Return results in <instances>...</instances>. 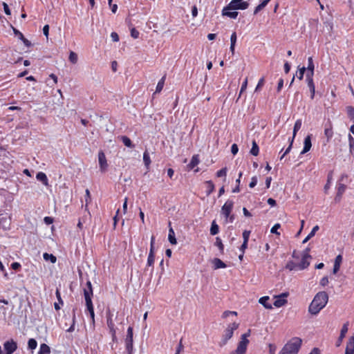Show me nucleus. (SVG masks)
I'll list each match as a JSON object with an SVG mask.
<instances>
[{
    "label": "nucleus",
    "instance_id": "f257e3e1",
    "mask_svg": "<svg viewBox=\"0 0 354 354\" xmlns=\"http://www.w3.org/2000/svg\"><path fill=\"white\" fill-rule=\"evenodd\" d=\"M328 301V294L324 291L319 292L310 303L308 307V312L312 315H317L326 306Z\"/></svg>",
    "mask_w": 354,
    "mask_h": 354
},
{
    "label": "nucleus",
    "instance_id": "f03ea898",
    "mask_svg": "<svg viewBox=\"0 0 354 354\" xmlns=\"http://www.w3.org/2000/svg\"><path fill=\"white\" fill-rule=\"evenodd\" d=\"M302 344V339L295 337L291 338L282 348L279 354H297Z\"/></svg>",
    "mask_w": 354,
    "mask_h": 354
},
{
    "label": "nucleus",
    "instance_id": "7ed1b4c3",
    "mask_svg": "<svg viewBox=\"0 0 354 354\" xmlns=\"http://www.w3.org/2000/svg\"><path fill=\"white\" fill-rule=\"evenodd\" d=\"M84 291V296L86 301V306L87 308V310H88L90 313L91 318L92 319V322H95V313H94V309L92 303V297H93V288L92 284L90 281H88L85 285V286L83 288Z\"/></svg>",
    "mask_w": 354,
    "mask_h": 354
},
{
    "label": "nucleus",
    "instance_id": "20e7f679",
    "mask_svg": "<svg viewBox=\"0 0 354 354\" xmlns=\"http://www.w3.org/2000/svg\"><path fill=\"white\" fill-rule=\"evenodd\" d=\"M250 333L251 330L249 329L247 333L241 335L236 348L234 351H231L229 354H245L250 342L248 337H250Z\"/></svg>",
    "mask_w": 354,
    "mask_h": 354
},
{
    "label": "nucleus",
    "instance_id": "39448f33",
    "mask_svg": "<svg viewBox=\"0 0 354 354\" xmlns=\"http://www.w3.org/2000/svg\"><path fill=\"white\" fill-rule=\"evenodd\" d=\"M239 324L236 322L230 324L227 326L224 330L221 342H219L220 346H223L227 343L228 340L232 337L234 332L239 328Z\"/></svg>",
    "mask_w": 354,
    "mask_h": 354
},
{
    "label": "nucleus",
    "instance_id": "423d86ee",
    "mask_svg": "<svg viewBox=\"0 0 354 354\" xmlns=\"http://www.w3.org/2000/svg\"><path fill=\"white\" fill-rule=\"evenodd\" d=\"M233 207L234 202L231 200H227L221 208V213L224 215L226 221H229L230 223H232L234 219V216L230 214Z\"/></svg>",
    "mask_w": 354,
    "mask_h": 354
},
{
    "label": "nucleus",
    "instance_id": "0eeeda50",
    "mask_svg": "<svg viewBox=\"0 0 354 354\" xmlns=\"http://www.w3.org/2000/svg\"><path fill=\"white\" fill-rule=\"evenodd\" d=\"M249 3L243 0H232L227 5V8L234 10H245L248 8Z\"/></svg>",
    "mask_w": 354,
    "mask_h": 354
},
{
    "label": "nucleus",
    "instance_id": "6e6552de",
    "mask_svg": "<svg viewBox=\"0 0 354 354\" xmlns=\"http://www.w3.org/2000/svg\"><path fill=\"white\" fill-rule=\"evenodd\" d=\"M288 296V292H283L279 295L274 296L275 301L274 306L277 308H280L287 304V299H286Z\"/></svg>",
    "mask_w": 354,
    "mask_h": 354
},
{
    "label": "nucleus",
    "instance_id": "1a4fd4ad",
    "mask_svg": "<svg viewBox=\"0 0 354 354\" xmlns=\"http://www.w3.org/2000/svg\"><path fill=\"white\" fill-rule=\"evenodd\" d=\"M98 161L101 172L104 173L107 169L108 164L105 154L102 151L98 153Z\"/></svg>",
    "mask_w": 354,
    "mask_h": 354
},
{
    "label": "nucleus",
    "instance_id": "9d476101",
    "mask_svg": "<svg viewBox=\"0 0 354 354\" xmlns=\"http://www.w3.org/2000/svg\"><path fill=\"white\" fill-rule=\"evenodd\" d=\"M126 348L128 352L130 353L133 349V328L129 327L127 329V335L126 338Z\"/></svg>",
    "mask_w": 354,
    "mask_h": 354
},
{
    "label": "nucleus",
    "instance_id": "9b49d317",
    "mask_svg": "<svg viewBox=\"0 0 354 354\" xmlns=\"http://www.w3.org/2000/svg\"><path fill=\"white\" fill-rule=\"evenodd\" d=\"M3 346L6 354H12L17 348V343L13 339L6 342Z\"/></svg>",
    "mask_w": 354,
    "mask_h": 354
},
{
    "label": "nucleus",
    "instance_id": "f8f14e48",
    "mask_svg": "<svg viewBox=\"0 0 354 354\" xmlns=\"http://www.w3.org/2000/svg\"><path fill=\"white\" fill-rule=\"evenodd\" d=\"M311 257H308L307 254H302L301 262L299 263V270H302L307 268L310 265V259Z\"/></svg>",
    "mask_w": 354,
    "mask_h": 354
},
{
    "label": "nucleus",
    "instance_id": "ddd939ff",
    "mask_svg": "<svg viewBox=\"0 0 354 354\" xmlns=\"http://www.w3.org/2000/svg\"><path fill=\"white\" fill-rule=\"evenodd\" d=\"M342 256L341 254L337 255L334 261V266L333 269V274H336L340 269L341 264L342 263Z\"/></svg>",
    "mask_w": 354,
    "mask_h": 354
},
{
    "label": "nucleus",
    "instance_id": "4468645a",
    "mask_svg": "<svg viewBox=\"0 0 354 354\" xmlns=\"http://www.w3.org/2000/svg\"><path fill=\"white\" fill-rule=\"evenodd\" d=\"M311 147H312L311 136L308 135L304 139V149H303L302 151L301 152V153L304 154V153H307L308 151H310Z\"/></svg>",
    "mask_w": 354,
    "mask_h": 354
},
{
    "label": "nucleus",
    "instance_id": "2eb2a0df",
    "mask_svg": "<svg viewBox=\"0 0 354 354\" xmlns=\"http://www.w3.org/2000/svg\"><path fill=\"white\" fill-rule=\"evenodd\" d=\"M345 354H354V337L349 338L345 351Z\"/></svg>",
    "mask_w": 354,
    "mask_h": 354
},
{
    "label": "nucleus",
    "instance_id": "dca6fc26",
    "mask_svg": "<svg viewBox=\"0 0 354 354\" xmlns=\"http://www.w3.org/2000/svg\"><path fill=\"white\" fill-rule=\"evenodd\" d=\"M233 9L227 8V6L225 7L222 10V15L223 16H227L231 19H236L238 16V12L236 11L230 12V10H232Z\"/></svg>",
    "mask_w": 354,
    "mask_h": 354
},
{
    "label": "nucleus",
    "instance_id": "f3484780",
    "mask_svg": "<svg viewBox=\"0 0 354 354\" xmlns=\"http://www.w3.org/2000/svg\"><path fill=\"white\" fill-rule=\"evenodd\" d=\"M36 178L42 182L43 184L46 186H48V178L46 176V175L44 173V172H39L37 174V176H36Z\"/></svg>",
    "mask_w": 354,
    "mask_h": 354
},
{
    "label": "nucleus",
    "instance_id": "a211bd4d",
    "mask_svg": "<svg viewBox=\"0 0 354 354\" xmlns=\"http://www.w3.org/2000/svg\"><path fill=\"white\" fill-rule=\"evenodd\" d=\"M269 299L270 298L268 296L262 297L259 299V304L263 305L266 309H272V305L268 302Z\"/></svg>",
    "mask_w": 354,
    "mask_h": 354
},
{
    "label": "nucleus",
    "instance_id": "6ab92c4d",
    "mask_svg": "<svg viewBox=\"0 0 354 354\" xmlns=\"http://www.w3.org/2000/svg\"><path fill=\"white\" fill-rule=\"evenodd\" d=\"M212 263L214 265V268L219 269V268H226V265L223 263L220 259L215 258L212 261Z\"/></svg>",
    "mask_w": 354,
    "mask_h": 354
},
{
    "label": "nucleus",
    "instance_id": "aec40b11",
    "mask_svg": "<svg viewBox=\"0 0 354 354\" xmlns=\"http://www.w3.org/2000/svg\"><path fill=\"white\" fill-rule=\"evenodd\" d=\"M199 157L198 155H194L192 156V160L189 162V164L187 165V167L189 169H194L198 164L199 163Z\"/></svg>",
    "mask_w": 354,
    "mask_h": 354
},
{
    "label": "nucleus",
    "instance_id": "412c9836",
    "mask_svg": "<svg viewBox=\"0 0 354 354\" xmlns=\"http://www.w3.org/2000/svg\"><path fill=\"white\" fill-rule=\"evenodd\" d=\"M346 187L344 184H339L338 185L337 193V196L335 197V201H339L340 200V198L342 197V195L343 194V193L346 190Z\"/></svg>",
    "mask_w": 354,
    "mask_h": 354
},
{
    "label": "nucleus",
    "instance_id": "4be33fe9",
    "mask_svg": "<svg viewBox=\"0 0 354 354\" xmlns=\"http://www.w3.org/2000/svg\"><path fill=\"white\" fill-rule=\"evenodd\" d=\"M168 239L170 243L172 245H176L177 243L176 239L175 238V232L172 227H170L169 230Z\"/></svg>",
    "mask_w": 354,
    "mask_h": 354
},
{
    "label": "nucleus",
    "instance_id": "5701e85b",
    "mask_svg": "<svg viewBox=\"0 0 354 354\" xmlns=\"http://www.w3.org/2000/svg\"><path fill=\"white\" fill-rule=\"evenodd\" d=\"M236 32H233L231 35V37H230V51L232 52V54L234 53V49H235V45H236Z\"/></svg>",
    "mask_w": 354,
    "mask_h": 354
},
{
    "label": "nucleus",
    "instance_id": "b1692460",
    "mask_svg": "<svg viewBox=\"0 0 354 354\" xmlns=\"http://www.w3.org/2000/svg\"><path fill=\"white\" fill-rule=\"evenodd\" d=\"M50 348L47 344H41L40 345V348H39L38 354H50Z\"/></svg>",
    "mask_w": 354,
    "mask_h": 354
},
{
    "label": "nucleus",
    "instance_id": "393cba45",
    "mask_svg": "<svg viewBox=\"0 0 354 354\" xmlns=\"http://www.w3.org/2000/svg\"><path fill=\"white\" fill-rule=\"evenodd\" d=\"M308 65L307 69L308 71V73L307 74H311V75H313L315 66H314L313 57H309L308 59Z\"/></svg>",
    "mask_w": 354,
    "mask_h": 354
},
{
    "label": "nucleus",
    "instance_id": "a878e982",
    "mask_svg": "<svg viewBox=\"0 0 354 354\" xmlns=\"http://www.w3.org/2000/svg\"><path fill=\"white\" fill-rule=\"evenodd\" d=\"M319 226L318 225H315L312 231L310 232V234L304 239L303 241V243H306L308 240H310L313 236H315V233L317 231H318L319 230Z\"/></svg>",
    "mask_w": 354,
    "mask_h": 354
},
{
    "label": "nucleus",
    "instance_id": "bb28decb",
    "mask_svg": "<svg viewBox=\"0 0 354 354\" xmlns=\"http://www.w3.org/2000/svg\"><path fill=\"white\" fill-rule=\"evenodd\" d=\"M205 184L207 185L206 194L207 196H209L210 194H212L214 192V185L212 180L206 181Z\"/></svg>",
    "mask_w": 354,
    "mask_h": 354
},
{
    "label": "nucleus",
    "instance_id": "cd10ccee",
    "mask_svg": "<svg viewBox=\"0 0 354 354\" xmlns=\"http://www.w3.org/2000/svg\"><path fill=\"white\" fill-rule=\"evenodd\" d=\"M301 120L299 119L297 120L295 123V125H294V129H293V135H292V138H295V137L296 136V134H297V132L300 129L301 127Z\"/></svg>",
    "mask_w": 354,
    "mask_h": 354
},
{
    "label": "nucleus",
    "instance_id": "c85d7f7f",
    "mask_svg": "<svg viewBox=\"0 0 354 354\" xmlns=\"http://www.w3.org/2000/svg\"><path fill=\"white\" fill-rule=\"evenodd\" d=\"M286 268L288 269L289 270H299V263H296L293 261H289L286 264Z\"/></svg>",
    "mask_w": 354,
    "mask_h": 354
},
{
    "label": "nucleus",
    "instance_id": "c756f323",
    "mask_svg": "<svg viewBox=\"0 0 354 354\" xmlns=\"http://www.w3.org/2000/svg\"><path fill=\"white\" fill-rule=\"evenodd\" d=\"M68 59L72 64H77V62L78 61V57H77V53H75L73 51H71L69 53Z\"/></svg>",
    "mask_w": 354,
    "mask_h": 354
},
{
    "label": "nucleus",
    "instance_id": "7c9ffc66",
    "mask_svg": "<svg viewBox=\"0 0 354 354\" xmlns=\"http://www.w3.org/2000/svg\"><path fill=\"white\" fill-rule=\"evenodd\" d=\"M10 221L8 218L2 217L0 218V226H2L5 230L8 229Z\"/></svg>",
    "mask_w": 354,
    "mask_h": 354
},
{
    "label": "nucleus",
    "instance_id": "2f4dec72",
    "mask_svg": "<svg viewBox=\"0 0 354 354\" xmlns=\"http://www.w3.org/2000/svg\"><path fill=\"white\" fill-rule=\"evenodd\" d=\"M259 147H258L256 141L253 140L252 141V147L250 150V153L252 154L253 156H257L259 154Z\"/></svg>",
    "mask_w": 354,
    "mask_h": 354
},
{
    "label": "nucleus",
    "instance_id": "473e14b6",
    "mask_svg": "<svg viewBox=\"0 0 354 354\" xmlns=\"http://www.w3.org/2000/svg\"><path fill=\"white\" fill-rule=\"evenodd\" d=\"M143 161L147 168H148L151 164V159L149 154L147 151H145L143 154Z\"/></svg>",
    "mask_w": 354,
    "mask_h": 354
},
{
    "label": "nucleus",
    "instance_id": "72a5a7b5",
    "mask_svg": "<svg viewBox=\"0 0 354 354\" xmlns=\"http://www.w3.org/2000/svg\"><path fill=\"white\" fill-rule=\"evenodd\" d=\"M155 260L154 252H152V250H150L149 257L147 259V266H152Z\"/></svg>",
    "mask_w": 354,
    "mask_h": 354
},
{
    "label": "nucleus",
    "instance_id": "f704fd0d",
    "mask_svg": "<svg viewBox=\"0 0 354 354\" xmlns=\"http://www.w3.org/2000/svg\"><path fill=\"white\" fill-rule=\"evenodd\" d=\"M107 325H108V327L110 329V331L113 335V337H114L115 335V328H114V324L112 321V319L111 318H108L107 319Z\"/></svg>",
    "mask_w": 354,
    "mask_h": 354
},
{
    "label": "nucleus",
    "instance_id": "c9c22d12",
    "mask_svg": "<svg viewBox=\"0 0 354 354\" xmlns=\"http://www.w3.org/2000/svg\"><path fill=\"white\" fill-rule=\"evenodd\" d=\"M218 233V226L215 221H213L210 228V234L212 235H216Z\"/></svg>",
    "mask_w": 354,
    "mask_h": 354
},
{
    "label": "nucleus",
    "instance_id": "e433bc0d",
    "mask_svg": "<svg viewBox=\"0 0 354 354\" xmlns=\"http://www.w3.org/2000/svg\"><path fill=\"white\" fill-rule=\"evenodd\" d=\"M165 76L162 77L161 78V80L158 82L157 86H156V93H160L162 90V88L165 84Z\"/></svg>",
    "mask_w": 354,
    "mask_h": 354
},
{
    "label": "nucleus",
    "instance_id": "4c0bfd02",
    "mask_svg": "<svg viewBox=\"0 0 354 354\" xmlns=\"http://www.w3.org/2000/svg\"><path fill=\"white\" fill-rule=\"evenodd\" d=\"M122 140L124 143V145L127 147H130V148H132L133 147V145L132 144V142L131 140L127 136H122Z\"/></svg>",
    "mask_w": 354,
    "mask_h": 354
},
{
    "label": "nucleus",
    "instance_id": "58836bf2",
    "mask_svg": "<svg viewBox=\"0 0 354 354\" xmlns=\"http://www.w3.org/2000/svg\"><path fill=\"white\" fill-rule=\"evenodd\" d=\"M43 257H44V259L46 261L50 260L53 263L56 262V260H57L56 257L51 254H50L48 253H44Z\"/></svg>",
    "mask_w": 354,
    "mask_h": 354
},
{
    "label": "nucleus",
    "instance_id": "ea45409f",
    "mask_svg": "<svg viewBox=\"0 0 354 354\" xmlns=\"http://www.w3.org/2000/svg\"><path fill=\"white\" fill-rule=\"evenodd\" d=\"M313 75H311V74H307L306 75L308 86L309 88H315V85H314L313 80Z\"/></svg>",
    "mask_w": 354,
    "mask_h": 354
},
{
    "label": "nucleus",
    "instance_id": "a19ab883",
    "mask_svg": "<svg viewBox=\"0 0 354 354\" xmlns=\"http://www.w3.org/2000/svg\"><path fill=\"white\" fill-rule=\"evenodd\" d=\"M37 346V341L35 339H30L28 342V346L30 349H35Z\"/></svg>",
    "mask_w": 354,
    "mask_h": 354
},
{
    "label": "nucleus",
    "instance_id": "79ce46f5",
    "mask_svg": "<svg viewBox=\"0 0 354 354\" xmlns=\"http://www.w3.org/2000/svg\"><path fill=\"white\" fill-rule=\"evenodd\" d=\"M348 141H349L350 153L351 154H353L354 153V138L351 135L348 136Z\"/></svg>",
    "mask_w": 354,
    "mask_h": 354
},
{
    "label": "nucleus",
    "instance_id": "37998d69",
    "mask_svg": "<svg viewBox=\"0 0 354 354\" xmlns=\"http://www.w3.org/2000/svg\"><path fill=\"white\" fill-rule=\"evenodd\" d=\"M324 134L327 137L328 140L330 139L333 137V131L331 127L328 128H326L324 130Z\"/></svg>",
    "mask_w": 354,
    "mask_h": 354
},
{
    "label": "nucleus",
    "instance_id": "c03bdc74",
    "mask_svg": "<svg viewBox=\"0 0 354 354\" xmlns=\"http://www.w3.org/2000/svg\"><path fill=\"white\" fill-rule=\"evenodd\" d=\"M348 331V324H344L342 326V328L341 330L340 335H339V339L342 340L344 337L346 333Z\"/></svg>",
    "mask_w": 354,
    "mask_h": 354
},
{
    "label": "nucleus",
    "instance_id": "a18cd8bd",
    "mask_svg": "<svg viewBox=\"0 0 354 354\" xmlns=\"http://www.w3.org/2000/svg\"><path fill=\"white\" fill-rule=\"evenodd\" d=\"M281 227V225L279 223H276L270 230V232L272 234H275L277 235H280V233L278 232V230Z\"/></svg>",
    "mask_w": 354,
    "mask_h": 354
},
{
    "label": "nucleus",
    "instance_id": "49530a36",
    "mask_svg": "<svg viewBox=\"0 0 354 354\" xmlns=\"http://www.w3.org/2000/svg\"><path fill=\"white\" fill-rule=\"evenodd\" d=\"M86 195H85V201H86V205L85 209H87L88 204L91 202V194L89 190L87 189H86Z\"/></svg>",
    "mask_w": 354,
    "mask_h": 354
},
{
    "label": "nucleus",
    "instance_id": "de8ad7c7",
    "mask_svg": "<svg viewBox=\"0 0 354 354\" xmlns=\"http://www.w3.org/2000/svg\"><path fill=\"white\" fill-rule=\"evenodd\" d=\"M347 113L351 120L354 122V108L352 106L347 107Z\"/></svg>",
    "mask_w": 354,
    "mask_h": 354
},
{
    "label": "nucleus",
    "instance_id": "09e8293b",
    "mask_svg": "<svg viewBox=\"0 0 354 354\" xmlns=\"http://www.w3.org/2000/svg\"><path fill=\"white\" fill-rule=\"evenodd\" d=\"M247 86H248V77H246L245 79L244 82L242 84V86H241V91H240V93H239V98L241 97V95L246 90Z\"/></svg>",
    "mask_w": 354,
    "mask_h": 354
},
{
    "label": "nucleus",
    "instance_id": "8fccbe9b",
    "mask_svg": "<svg viewBox=\"0 0 354 354\" xmlns=\"http://www.w3.org/2000/svg\"><path fill=\"white\" fill-rule=\"evenodd\" d=\"M227 174V168H223L221 170L218 171L216 173L217 177H225Z\"/></svg>",
    "mask_w": 354,
    "mask_h": 354
},
{
    "label": "nucleus",
    "instance_id": "3c124183",
    "mask_svg": "<svg viewBox=\"0 0 354 354\" xmlns=\"http://www.w3.org/2000/svg\"><path fill=\"white\" fill-rule=\"evenodd\" d=\"M139 32L134 28H131V36L134 38L137 39L139 37Z\"/></svg>",
    "mask_w": 354,
    "mask_h": 354
},
{
    "label": "nucleus",
    "instance_id": "603ef678",
    "mask_svg": "<svg viewBox=\"0 0 354 354\" xmlns=\"http://www.w3.org/2000/svg\"><path fill=\"white\" fill-rule=\"evenodd\" d=\"M328 283H329V281H328V277H324L320 280V282H319L320 285H321L322 286H323V287H324V286H327V285L328 284Z\"/></svg>",
    "mask_w": 354,
    "mask_h": 354
},
{
    "label": "nucleus",
    "instance_id": "864d4df0",
    "mask_svg": "<svg viewBox=\"0 0 354 354\" xmlns=\"http://www.w3.org/2000/svg\"><path fill=\"white\" fill-rule=\"evenodd\" d=\"M250 231L245 230L243 232V241L248 242Z\"/></svg>",
    "mask_w": 354,
    "mask_h": 354
},
{
    "label": "nucleus",
    "instance_id": "5fc2aeb1",
    "mask_svg": "<svg viewBox=\"0 0 354 354\" xmlns=\"http://www.w3.org/2000/svg\"><path fill=\"white\" fill-rule=\"evenodd\" d=\"M216 245L218 247L219 250L223 251V244L222 243V241L220 238L217 237L216 239Z\"/></svg>",
    "mask_w": 354,
    "mask_h": 354
},
{
    "label": "nucleus",
    "instance_id": "6e6d98bb",
    "mask_svg": "<svg viewBox=\"0 0 354 354\" xmlns=\"http://www.w3.org/2000/svg\"><path fill=\"white\" fill-rule=\"evenodd\" d=\"M12 30H13V32H14V34L17 36L19 37V39H24V35L20 32L18 30H17L14 27H12Z\"/></svg>",
    "mask_w": 354,
    "mask_h": 354
},
{
    "label": "nucleus",
    "instance_id": "4d7b16f0",
    "mask_svg": "<svg viewBox=\"0 0 354 354\" xmlns=\"http://www.w3.org/2000/svg\"><path fill=\"white\" fill-rule=\"evenodd\" d=\"M264 85V78L262 77L259 80V82L257 84V86L255 88V91H259L263 86Z\"/></svg>",
    "mask_w": 354,
    "mask_h": 354
},
{
    "label": "nucleus",
    "instance_id": "13d9d810",
    "mask_svg": "<svg viewBox=\"0 0 354 354\" xmlns=\"http://www.w3.org/2000/svg\"><path fill=\"white\" fill-rule=\"evenodd\" d=\"M293 140L294 139L292 138L291 141H290V144L289 145V147L286 149V150L285 151V152L283 153V154L281 156V160L283 158V157L290 152V149H291V147H292V142H293Z\"/></svg>",
    "mask_w": 354,
    "mask_h": 354
},
{
    "label": "nucleus",
    "instance_id": "bf43d9fd",
    "mask_svg": "<svg viewBox=\"0 0 354 354\" xmlns=\"http://www.w3.org/2000/svg\"><path fill=\"white\" fill-rule=\"evenodd\" d=\"M257 183V178L256 176H253L251 179V182L250 183V187L253 188L254 186H256Z\"/></svg>",
    "mask_w": 354,
    "mask_h": 354
},
{
    "label": "nucleus",
    "instance_id": "052dcab7",
    "mask_svg": "<svg viewBox=\"0 0 354 354\" xmlns=\"http://www.w3.org/2000/svg\"><path fill=\"white\" fill-rule=\"evenodd\" d=\"M3 10H4L5 13L7 15H10L11 14V12H10V10L9 9L8 4L6 3L3 2Z\"/></svg>",
    "mask_w": 354,
    "mask_h": 354
},
{
    "label": "nucleus",
    "instance_id": "680f3d73",
    "mask_svg": "<svg viewBox=\"0 0 354 354\" xmlns=\"http://www.w3.org/2000/svg\"><path fill=\"white\" fill-rule=\"evenodd\" d=\"M306 71V68L305 67H302L301 68H299V75H298V77L299 80H302L303 79V77H304V74Z\"/></svg>",
    "mask_w": 354,
    "mask_h": 354
},
{
    "label": "nucleus",
    "instance_id": "e2e57ef3",
    "mask_svg": "<svg viewBox=\"0 0 354 354\" xmlns=\"http://www.w3.org/2000/svg\"><path fill=\"white\" fill-rule=\"evenodd\" d=\"M111 37L113 41L117 42L119 41V36H118V33H116L115 32H111Z\"/></svg>",
    "mask_w": 354,
    "mask_h": 354
},
{
    "label": "nucleus",
    "instance_id": "0e129e2a",
    "mask_svg": "<svg viewBox=\"0 0 354 354\" xmlns=\"http://www.w3.org/2000/svg\"><path fill=\"white\" fill-rule=\"evenodd\" d=\"M183 345L182 339H181L180 340L178 346L176 348V353L180 354V353L183 351Z\"/></svg>",
    "mask_w": 354,
    "mask_h": 354
},
{
    "label": "nucleus",
    "instance_id": "69168bd1",
    "mask_svg": "<svg viewBox=\"0 0 354 354\" xmlns=\"http://www.w3.org/2000/svg\"><path fill=\"white\" fill-rule=\"evenodd\" d=\"M276 348H277L274 344H269V353L270 354H275Z\"/></svg>",
    "mask_w": 354,
    "mask_h": 354
},
{
    "label": "nucleus",
    "instance_id": "338daca9",
    "mask_svg": "<svg viewBox=\"0 0 354 354\" xmlns=\"http://www.w3.org/2000/svg\"><path fill=\"white\" fill-rule=\"evenodd\" d=\"M238 151H239V148H238L237 145L233 144L231 147V151H232V154H234V155L236 154Z\"/></svg>",
    "mask_w": 354,
    "mask_h": 354
},
{
    "label": "nucleus",
    "instance_id": "774afa93",
    "mask_svg": "<svg viewBox=\"0 0 354 354\" xmlns=\"http://www.w3.org/2000/svg\"><path fill=\"white\" fill-rule=\"evenodd\" d=\"M48 32H49V26L45 25L43 28V32L46 37H48Z\"/></svg>",
    "mask_w": 354,
    "mask_h": 354
}]
</instances>
